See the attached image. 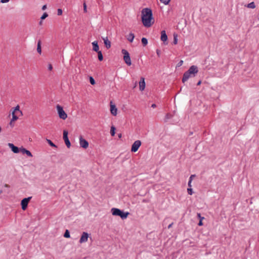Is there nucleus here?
<instances>
[{
  "mask_svg": "<svg viewBox=\"0 0 259 259\" xmlns=\"http://www.w3.org/2000/svg\"><path fill=\"white\" fill-rule=\"evenodd\" d=\"M141 19L143 25L146 27H151L154 23L152 11L149 8H144L142 10Z\"/></svg>",
  "mask_w": 259,
  "mask_h": 259,
  "instance_id": "1",
  "label": "nucleus"
},
{
  "mask_svg": "<svg viewBox=\"0 0 259 259\" xmlns=\"http://www.w3.org/2000/svg\"><path fill=\"white\" fill-rule=\"evenodd\" d=\"M198 72V67L196 66H191L189 68L188 70L184 73L183 77L182 78V82L184 83L187 80H188V79L189 78L195 76L196 74H197Z\"/></svg>",
  "mask_w": 259,
  "mask_h": 259,
  "instance_id": "2",
  "label": "nucleus"
},
{
  "mask_svg": "<svg viewBox=\"0 0 259 259\" xmlns=\"http://www.w3.org/2000/svg\"><path fill=\"white\" fill-rule=\"evenodd\" d=\"M56 109H57L59 116L61 119L65 120L67 118V114L64 111V110H63V108L62 106H61L59 105H57L56 106Z\"/></svg>",
  "mask_w": 259,
  "mask_h": 259,
  "instance_id": "3",
  "label": "nucleus"
},
{
  "mask_svg": "<svg viewBox=\"0 0 259 259\" xmlns=\"http://www.w3.org/2000/svg\"><path fill=\"white\" fill-rule=\"evenodd\" d=\"M122 53L123 54V60L125 63L128 66H130L132 64L131 58L128 52L124 50H122Z\"/></svg>",
  "mask_w": 259,
  "mask_h": 259,
  "instance_id": "4",
  "label": "nucleus"
},
{
  "mask_svg": "<svg viewBox=\"0 0 259 259\" xmlns=\"http://www.w3.org/2000/svg\"><path fill=\"white\" fill-rule=\"evenodd\" d=\"M17 113H20L22 114V112L20 110V107L19 105H17L12 112L13 121H16L18 119V116L16 115Z\"/></svg>",
  "mask_w": 259,
  "mask_h": 259,
  "instance_id": "5",
  "label": "nucleus"
},
{
  "mask_svg": "<svg viewBox=\"0 0 259 259\" xmlns=\"http://www.w3.org/2000/svg\"><path fill=\"white\" fill-rule=\"evenodd\" d=\"M141 144L142 143L140 140H137L135 141L134 143L132 145L131 151L132 152H137L138 150L140 147L141 146Z\"/></svg>",
  "mask_w": 259,
  "mask_h": 259,
  "instance_id": "6",
  "label": "nucleus"
},
{
  "mask_svg": "<svg viewBox=\"0 0 259 259\" xmlns=\"http://www.w3.org/2000/svg\"><path fill=\"white\" fill-rule=\"evenodd\" d=\"M31 197H29L27 198H25L21 200V205L22 209L23 210H25L27 208L28 204L30 201V199H31Z\"/></svg>",
  "mask_w": 259,
  "mask_h": 259,
  "instance_id": "7",
  "label": "nucleus"
},
{
  "mask_svg": "<svg viewBox=\"0 0 259 259\" xmlns=\"http://www.w3.org/2000/svg\"><path fill=\"white\" fill-rule=\"evenodd\" d=\"M79 140L80 146L82 148L84 149H87L89 147L88 142L86 140L83 139L82 136H80Z\"/></svg>",
  "mask_w": 259,
  "mask_h": 259,
  "instance_id": "8",
  "label": "nucleus"
},
{
  "mask_svg": "<svg viewBox=\"0 0 259 259\" xmlns=\"http://www.w3.org/2000/svg\"><path fill=\"white\" fill-rule=\"evenodd\" d=\"M89 237V234L87 232H83L82 233L80 238L79 239V243L81 244L83 243L87 242L88 240Z\"/></svg>",
  "mask_w": 259,
  "mask_h": 259,
  "instance_id": "9",
  "label": "nucleus"
},
{
  "mask_svg": "<svg viewBox=\"0 0 259 259\" xmlns=\"http://www.w3.org/2000/svg\"><path fill=\"white\" fill-rule=\"evenodd\" d=\"M63 139L67 147L69 148L71 146V144L68 138V132L65 130L63 131Z\"/></svg>",
  "mask_w": 259,
  "mask_h": 259,
  "instance_id": "10",
  "label": "nucleus"
},
{
  "mask_svg": "<svg viewBox=\"0 0 259 259\" xmlns=\"http://www.w3.org/2000/svg\"><path fill=\"white\" fill-rule=\"evenodd\" d=\"M110 110L111 113L113 115L116 116L117 113V109L115 105L112 102H110Z\"/></svg>",
  "mask_w": 259,
  "mask_h": 259,
  "instance_id": "11",
  "label": "nucleus"
},
{
  "mask_svg": "<svg viewBox=\"0 0 259 259\" xmlns=\"http://www.w3.org/2000/svg\"><path fill=\"white\" fill-rule=\"evenodd\" d=\"M8 146L10 148L12 151L15 153H18L20 151V149H19L17 147L15 146L12 143H8Z\"/></svg>",
  "mask_w": 259,
  "mask_h": 259,
  "instance_id": "12",
  "label": "nucleus"
},
{
  "mask_svg": "<svg viewBox=\"0 0 259 259\" xmlns=\"http://www.w3.org/2000/svg\"><path fill=\"white\" fill-rule=\"evenodd\" d=\"M139 88L140 90L143 91L145 88V82L144 77H141V80L139 82Z\"/></svg>",
  "mask_w": 259,
  "mask_h": 259,
  "instance_id": "13",
  "label": "nucleus"
},
{
  "mask_svg": "<svg viewBox=\"0 0 259 259\" xmlns=\"http://www.w3.org/2000/svg\"><path fill=\"white\" fill-rule=\"evenodd\" d=\"M111 211L112 214L113 215L119 216L120 212L121 211V210L118 208H112L111 210Z\"/></svg>",
  "mask_w": 259,
  "mask_h": 259,
  "instance_id": "14",
  "label": "nucleus"
},
{
  "mask_svg": "<svg viewBox=\"0 0 259 259\" xmlns=\"http://www.w3.org/2000/svg\"><path fill=\"white\" fill-rule=\"evenodd\" d=\"M20 151L22 152L23 154H26L28 156L32 157L31 153L29 150L24 148H20Z\"/></svg>",
  "mask_w": 259,
  "mask_h": 259,
  "instance_id": "15",
  "label": "nucleus"
},
{
  "mask_svg": "<svg viewBox=\"0 0 259 259\" xmlns=\"http://www.w3.org/2000/svg\"><path fill=\"white\" fill-rule=\"evenodd\" d=\"M160 39H161V40L163 41V42H165V41H166L167 40V35L166 34L165 31L162 30L161 32V37H160Z\"/></svg>",
  "mask_w": 259,
  "mask_h": 259,
  "instance_id": "16",
  "label": "nucleus"
},
{
  "mask_svg": "<svg viewBox=\"0 0 259 259\" xmlns=\"http://www.w3.org/2000/svg\"><path fill=\"white\" fill-rule=\"evenodd\" d=\"M93 45V51L98 52L99 51V47L98 45V42L97 41H94L92 42Z\"/></svg>",
  "mask_w": 259,
  "mask_h": 259,
  "instance_id": "17",
  "label": "nucleus"
},
{
  "mask_svg": "<svg viewBox=\"0 0 259 259\" xmlns=\"http://www.w3.org/2000/svg\"><path fill=\"white\" fill-rule=\"evenodd\" d=\"M129 212H123L121 210L120 212V214H119V217L122 219V220H124V219H125L127 218V217H128V215H129Z\"/></svg>",
  "mask_w": 259,
  "mask_h": 259,
  "instance_id": "18",
  "label": "nucleus"
},
{
  "mask_svg": "<svg viewBox=\"0 0 259 259\" xmlns=\"http://www.w3.org/2000/svg\"><path fill=\"white\" fill-rule=\"evenodd\" d=\"M103 40H104V43L106 46V47L107 48V49H109L111 47V42L110 41L108 40L107 37H105V38H103Z\"/></svg>",
  "mask_w": 259,
  "mask_h": 259,
  "instance_id": "19",
  "label": "nucleus"
},
{
  "mask_svg": "<svg viewBox=\"0 0 259 259\" xmlns=\"http://www.w3.org/2000/svg\"><path fill=\"white\" fill-rule=\"evenodd\" d=\"M127 39L130 41L131 42L133 41V40L135 38V35L133 33H130L127 36Z\"/></svg>",
  "mask_w": 259,
  "mask_h": 259,
  "instance_id": "20",
  "label": "nucleus"
},
{
  "mask_svg": "<svg viewBox=\"0 0 259 259\" xmlns=\"http://www.w3.org/2000/svg\"><path fill=\"white\" fill-rule=\"evenodd\" d=\"M37 52L40 54L41 53V45H40V41H39L37 43Z\"/></svg>",
  "mask_w": 259,
  "mask_h": 259,
  "instance_id": "21",
  "label": "nucleus"
},
{
  "mask_svg": "<svg viewBox=\"0 0 259 259\" xmlns=\"http://www.w3.org/2000/svg\"><path fill=\"white\" fill-rule=\"evenodd\" d=\"M97 53H98V57L99 60L100 61H102L103 60V57L101 51H99L97 52Z\"/></svg>",
  "mask_w": 259,
  "mask_h": 259,
  "instance_id": "22",
  "label": "nucleus"
},
{
  "mask_svg": "<svg viewBox=\"0 0 259 259\" xmlns=\"http://www.w3.org/2000/svg\"><path fill=\"white\" fill-rule=\"evenodd\" d=\"M115 127L114 126L111 127L110 134L112 136H114L115 134Z\"/></svg>",
  "mask_w": 259,
  "mask_h": 259,
  "instance_id": "23",
  "label": "nucleus"
},
{
  "mask_svg": "<svg viewBox=\"0 0 259 259\" xmlns=\"http://www.w3.org/2000/svg\"><path fill=\"white\" fill-rule=\"evenodd\" d=\"M247 7L248 8L254 9L255 8V5L254 2H251L249 4H248L247 5Z\"/></svg>",
  "mask_w": 259,
  "mask_h": 259,
  "instance_id": "24",
  "label": "nucleus"
},
{
  "mask_svg": "<svg viewBox=\"0 0 259 259\" xmlns=\"http://www.w3.org/2000/svg\"><path fill=\"white\" fill-rule=\"evenodd\" d=\"M141 41L144 46H146L148 44V40L147 38L145 37L142 38Z\"/></svg>",
  "mask_w": 259,
  "mask_h": 259,
  "instance_id": "25",
  "label": "nucleus"
},
{
  "mask_svg": "<svg viewBox=\"0 0 259 259\" xmlns=\"http://www.w3.org/2000/svg\"><path fill=\"white\" fill-rule=\"evenodd\" d=\"M47 141L51 146L53 147H57V146L50 140L47 139Z\"/></svg>",
  "mask_w": 259,
  "mask_h": 259,
  "instance_id": "26",
  "label": "nucleus"
},
{
  "mask_svg": "<svg viewBox=\"0 0 259 259\" xmlns=\"http://www.w3.org/2000/svg\"><path fill=\"white\" fill-rule=\"evenodd\" d=\"M48 16V14L47 13L45 12L43 14V15L41 16L40 19L41 20H44Z\"/></svg>",
  "mask_w": 259,
  "mask_h": 259,
  "instance_id": "27",
  "label": "nucleus"
},
{
  "mask_svg": "<svg viewBox=\"0 0 259 259\" xmlns=\"http://www.w3.org/2000/svg\"><path fill=\"white\" fill-rule=\"evenodd\" d=\"M90 83H91V84H92V85H94L96 83V82H95L94 79L92 76L90 77Z\"/></svg>",
  "mask_w": 259,
  "mask_h": 259,
  "instance_id": "28",
  "label": "nucleus"
},
{
  "mask_svg": "<svg viewBox=\"0 0 259 259\" xmlns=\"http://www.w3.org/2000/svg\"><path fill=\"white\" fill-rule=\"evenodd\" d=\"M64 236L65 237V238H69L70 237V233H69V232L68 231V230H66L65 233H64Z\"/></svg>",
  "mask_w": 259,
  "mask_h": 259,
  "instance_id": "29",
  "label": "nucleus"
},
{
  "mask_svg": "<svg viewBox=\"0 0 259 259\" xmlns=\"http://www.w3.org/2000/svg\"><path fill=\"white\" fill-rule=\"evenodd\" d=\"M15 121H13V120L11 119V120L9 123V125L11 126V127L13 128L14 126Z\"/></svg>",
  "mask_w": 259,
  "mask_h": 259,
  "instance_id": "30",
  "label": "nucleus"
},
{
  "mask_svg": "<svg viewBox=\"0 0 259 259\" xmlns=\"http://www.w3.org/2000/svg\"><path fill=\"white\" fill-rule=\"evenodd\" d=\"M160 1L165 5H167L169 4L170 0H160Z\"/></svg>",
  "mask_w": 259,
  "mask_h": 259,
  "instance_id": "31",
  "label": "nucleus"
},
{
  "mask_svg": "<svg viewBox=\"0 0 259 259\" xmlns=\"http://www.w3.org/2000/svg\"><path fill=\"white\" fill-rule=\"evenodd\" d=\"M187 191L189 195H192L193 194V190L191 188H188Z\"/></svg>",
  "mask_w": 259,
  "mask_h": 259,
  "instance_id": "32",
  "label": "nucleus"
},
{
  "mask_svg": "<svg viewBox=\"0 0 259 259\" xmlns=\"http://www.w3.org/2000/svg\"><path fill=\"white\" fill-rule=\"evenodd\" d=\"M83 11L84 13L87 12V7L85 3H83Z\"/></svg>",
  "mask_w": 259,
  "mask_h": 259,
  "instance_id": "33",
  "label": "nucleus"
},
{
  "mask_svg": "<svg viewBox=\"0 0 259 259\" xmlns=\"http://www.w3.org/2000/svg\"><path fill=\"white\" fill-rule=\"evenodd\" d=\"M57 14L60 16L62 14V10L61 9H58L57 10Z\"/></svg>",
  "mask_w": 259,
  "mask_h": 259,
  "instance_id": "34",
  "label": "nucleus"
},
{
  "mask_svg": "<svg viewBox=\"0 0 259 259\" xmlns=\"http://www.w3.org/2000/svg\"><path fill=\"white\" fill-rule=\"evenodd\" d=\"M204 219V218H201V220H199V222L198 223V225L199 226H201L203 225L202 221Z\"/></svg>",
  "mask_w": 259,
  "mask_h": 259,
  "instance_id": "35",
  "label": "nucleus"
},
{
  "mask_svg": "<svg viewBox=\"0 0 259 259\" xmlns=\"http://www.w3.org/2000/svg\"><path fill=\"white\" fill-rule=\"evenodd\" d=\"M191 183H192L191 179L189 180V181L188 182V186H189V188H191L192 187Z\"/></svg>",
  "mask_w": 259,
  "mask_h": 259,
  "instance_id": "36",
  "label": "nucleus"
},
{
  "mask_svg": "<svg viewBox=\"0 0 259 259\" xmlns=\"http://www.w3.org/2000/svg\"><path fill=\"white\" fill-rule=\"evenodd\" d=\"M48 69L50 71L53 69V66L51 64H49L48 65Z\"/></svg>",
  "mask_w": 259,
  "mask_h": 259,
  "instance_id": "37",
  "label": "nucleus"
},
{
  "mask_svg": "<svg viewBox=\"0 0 259 259\" xmlns=\"http://www.w3.org/2000/svg\"><path fill=\"white\" fill-rule=\"evenodd\" d=\"M183 63V60H181L179 63L178 64V66L180 67L181 66V65H182Z\"/></svg>",
  "mask_w": 259,
  "mask_h": 259,
  "instance_id": "38",
  "label": "nucleus"
},
{
  "mask_svg": "<svg viewBox=\"0 0 259 259\" xmlns=\"http://www.w3.org/2000/svg\"><path fill=\"white\" fill-rule=\"evenodd\" d=\"M197 217L200 220H201V218H204V217H201L200 213H197Z\"/></svg>",
  "mask_w": 259,
  "mask_h": 259,
  "instance_id": "39",
  "label": "nucleus"
},
{
  "mask_svg": "<svg viewBox=\"0 0 259 259\" xmlns=\"http://www.w3.org/2000/svg\"><path fill=\"white\" fill-rule=\"evenodd\" d=\"M10 0H1V2L2 3H6L9 1Z\"/></svg>",
  "mask_w": 259,
  "mask_h": 259,
  "instance_id": "40",
  "label": "nucleus"
},
{
  "mask_svg": "<svg viewBox=\"0 0 259 259\" xmlns=\"http://www.w3.org/2000/svg\"><path fill=\"white\" fill-rule=\"evenodd\" d=\"M195 175H191L189 178V180H191V181H192L194 177H195Z\"/></svg>",
  "mask_w": 259,
  "mask_h": 259,
  "instance_id": "41",
  "label": "nucleus"
},
{
  "mask_svg": "<svg viewBox=\"0 0 259 259\" xmlns=\"http://www.w3.org/2000/svg\"><path fill=\"white\" fill-rule=\"evenodd\" d=\"M47 9V5H45L42 7V10H45Z\"/></svg>",
  "mask_w": 259,
  "mask_h": 259,
  "instance_id": "42",
  "label": "nucleus"
},
{
  "mask_svg": "<svg viewBox=\"0 0 259 259\" xmlns=\"http://www.w3.org/2000/svg\"><path fill=\"white\" fill-rule=\"evenodd\" d=\"M174 42L175 44H177V39L176 37H174Z\"/></svg>",
  "mask_w": 259,
  "mask_h": 259,
  "instance_id": "43",
  "label": "nucleus"
},
{
  "mask_svg": "<svg viewBox=\"0 0 259 259\" xmlns=\"http://www.w3.org/2000/svg\"><path fill=\"white\" fill-rule=\"evenodd\" d=\"M201 80H200V81H199L197 82V85H200V84H201Z\"/></svg>",
  "mask_w": 259,
  "mask_h": 259,
  "instance_id": "44",
  "label": "nucleus"
},
{
  "mask_svg": "<svg viewBox=\"0 0 259 259\" xmlns=\"http://www.w3.org/2000/svg\"><path fill=\"white\" fill-rule=\"evenodd\" d=\"M156 105L155 104H153L152 105H151V107L153 108H155L156 107Z\"/></svg>",
  "mask_w": 259,
  "mask_h": 259,
  "instance_id": "45",
  "label": "nucleus"
},
{
  "mask_svg": "<svg viewBox=\"0 0 259 259\" xmlns=\"http://www.w3.org/2000/svg\"><path fill=\"white\" fill-rule=\"evenodd\" d=\"M156 53H157V55L159 56V55H160L159 51V50H157V52Z\"/></svg>",
  "mask_w": 259,
  "mask_h": 259,
  "instance_id": "46",
  "label": "nucleus"
},
{
  "mask_svg": "<svg viewBox=\"0 0 259 259\" xmlns=\"http://www.w3.org/2000/svg\"><path fill=\"white\" fill-rule=\"evenodd\" d=\"M172 225V223H171V224L169 225L168 226V228L169 229L171 226Z\"/></svg>",
  "mask_w": 259,
  "mask_h": 259,
  "instance_id": "47",
  "label": "nucleus"
},
{
  "mask_svg": "<svg viewBox=\"0 0 259 259\" xmlns=\"http://www.w3.org/2000/svg\"><path fill=\"white\" fill-rule=\"evenodd\" d=\"M42 20H41V21H40L39 22V24L40 25H42Z\"/></svg>",
  "mask_w": 259,
  "mask_h": 259,
  "instance_id": "48",
  "label": "nucleus"
},
{
  "mask_svg": "<svg viewBox=\"0 0 259 259\" xmlns=\"http://www.w3.org/2000/svg\"><path fill=\"white\" fill-rule=\"evenodd\" d=\"M121 136H122L121 134H119V135H118V137H119V138H121Z\"/></svg>",
  "mask_w": 259,
  "mask_h": 259,
  "instance_id": "49",
  "label": "nucleus"
},
{
  "mask_svg": "<svg viewBox=\"0 0 259 259\" xmlns=\"http://www.w3.org/2000/svg\"><path fill=\"white\" fill-rule=\"evenodd\" d=\"M166 116L167 118H169V114H167Z\"/></svg>",
  "mask_w": 259,
  "mask_h": 259,
  "instance_id": "50",
  "label": "nucleus"
},
{
  "mask_svg": "<svg viewBox=\"0 0 259 259\" xmlns=\"http://www.w3.org/2000/svg\"><path fill=\"white\" fill-rule=\"evenodd\" d=\"M2 132V127L0 126V133Z\"/></svg>",
  "mask_w": 259,
  "mask_h": 259,
  "instance_id": "51",
  "label": "nucleus"
}]
</instances>
